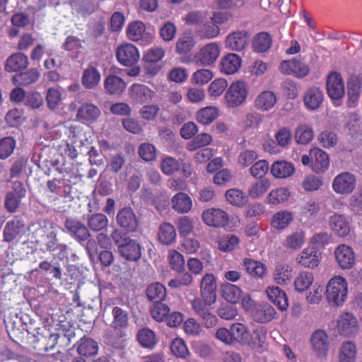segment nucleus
<instances>
[{
  "mask_svg": "<svg viewBox=\"0 0 362 362\" xmlns=\"http://www.w3.org/2000/svg\"><path fill=\"white\" fill-rule=\"evenodd\" d=\"M217 283L213 274H205L200 281V298H194L192 307L195 313L200 317L207 328L216 325L218 319L211 312V306L216 301Z\"/></svg>",
  "mask_w": 362,
  "mask_h": 362,
  "instance_id": "nucleus-1",
  "label": "nucleus"
},
{
  "mask_svg": "<svg viewBox=\"0 0 362 362\" xmlns=\"http://www.w3.org/2000/svg\"><path fill=\"white\" fill-rule=\"evenodd\" d=\"M347 283L341 276L332 278L327 285L326 296L329 304L339 306L346 299Z\"/></svg>",
  "mask_w": 362,
  "mask_h": 362,
  "instance_id": "nucleus-2",
  "label": "nucleus"
},
{
  "mask_svg": "<svg viewBox=\"0 0 362 362\" xmlns=\"http://www.w3.org/2000/svg\"><path fill=\"white\" fill-rule=\"evenodd\" d=\"M248 95V86L243 81L233 82L225 93V100L228 107H237L242 105Z\"/></svg>",
  "mask_w": 362,
  "mask_h": 362,
  "instance_id": "nucleus-3",
  "label": "nucleus"
},
{
  "mask_svg": "<svg viewBox=\"0 0 362 362\" xmlns=\"http://www.w3.org/2000/svg\"><path fill=\"white\" fill-rule=\"evenodd\" d=\"M220 54V48L216 42L204 45L194 54L192 62L198 66H209L214 64Z\"/></svg>",
  "mask_w": 362,
  "mask_h": 362,
  "instance_id": "nucleus-4",
  "label": "nucleus"
},
{
  "mask_svg": "<svg viewBox=\"0 0 362 362\" xmlns=\"http://www.w3.org/2000/svg\"><path fill=\"white\" fill-rule=\"evenodd\" d=\"M356 176L349 172H343L337 175L332 181V189L338 194H351L356 188Z\"/></svg>",
  "mask_w": 362,
  "mask_h": 362,
  "instance_id": "nucleus-5",
  "label": "nucleus"
},
{
  "mask_svg": "<svg viewBox=\"0 0 362 362\" xmlns=\"http://www.w3.org/2000/svg\"><path fill=\"white\" fill-rule=\"evenodd\" d=\"M116 58L121 65L129 67L138 62L140 55L136 46L130 43H124L117 47Z\"/></svg>",
  "mask_w": 362,
  "mask_h": 362,
  "instance_id": "nucleus-6",
  "label": "nucleus"
},
{
  "mask_svg": "<svg viewBox=\"0 0 362 362\" xmlns=\"http://www.w3.org/2000/svg\"><path fill=\"white\" fill-rule=\"evenodd\" d=\"M66 233L79 243L86 242L90 237L89 229L78 219L67 218L64 221Z\"/></svg>",
  "mask_w": 362,
  "mask_h": 362,
  "instance_id": "nucleus-7",
  "label": "nucleus"
},
{
  "mask_svg": "<svg viewBox=\"0 0 362 362\" xmlns=\"http://www.w3.org/2000/svg\"><path fill=\"white\" fill-rule=\"evenodd\" d=\"M326 88L327 95L333 100H339L344 96V83L340 73L331 71L327 75Z\"/></svg>",
  "mask_w": 362,
  "mask_h": 362,
  "instance_id": "nucleus-8",
  "label": "nucleus"
},
{
  "mask_svg": "<svg viewBox=\"0 0 362 362\" xmlns=\"http://www.w3.org/2000/svg\"><path fill=\"white\" fill-rule=\"evenodd\" d=\"M310 343L312 351L317 358L327 356L329 349V339L325 330H315L310 337Z\"/></svg>",
  "mask_w": 362,
  "mask_h": 362,
  "instance_id": "nucleus-9",
  "label": "nucleus"
},
{
  "mask_svg": "<svg viewBox=\"0 0 362 362\" xmlns=\"http://www.w3.org/2000/svg\"><path fill=\"white\" fill-rule=\"evenodd\" d=\"M202 218L207 226L216 228L225 227L229 222L228 214L218 208H210L204 210L202 212Z\"/></svg>",
  "mask_w": 362,
  "mask_h": 362,
  "instance_id": "nucleus-10",
  "label": "nucleus"
},
{
  "mask_svg": "<svg viewBox=\"0 0 362 362\" xmlns=\"http://www.w3.org/2000/svg\"><path fill=\"white\" fill-rule=\"evenodd\" d=\"M279 69L283 74H293L299 78H304L310 72L309 66L296 58L283 61L279 65Z\"/></svg>",
  "mask_w": 362,
  "mask_h": 362,
  "instance_id": "nucleus-11",
  "label": "nucleus"
},
{
  "mask_svg": "<svg viewBox=\"0 0 362 362\" xmlns=\"http://www.w3.org/2000/svg\"><path fill=\"white\" fill-rule=\"evenodd\" d=\"M249 39L248 32L246 30H236L226 36L225 46L230 50L240 52L246 48Z\"/></svg>",
  "mask_w": 362,
  "mask_h": 362,
  "instance_id": "nucleus-12",
  "label": "nucleus"
},
{
  "mask_svg": "<svg viewBox=\"0 0 362 362\" xmlns=\"http://www.w3.org/2000/svg\"><path fill=\"white\" fill-rule=\"evenodd\" d=\"M334 256L338 265L343 269H350L355 264V252L350 246L345 244L336 247Z\"/></svg>",
  "mask_w": 362,
  "mask_h": 362,
  "instance_id": "nucleus-13",
  "label": "nucleus"
},
{
  "mask_svg": "<svg viewBox=\"0 0 362 362\" xmlns=\"http://www.w3.org/2000/svg\"><path fill=\"white\" fill-rule=\"evenodd\" d=\"M154 94V92L144 84L134 83L129 90V98L134 104L141 105L149 103Z\"/></svg>",
  "mask_w": 362,
  "mask_h": 362,
  "instance_id": "nucleus-14",
  "label": "nucleus"
},
{
  "mask_svg": "<svg viewBox=\"0 0 362 362\" xmlns=\"http://www.w3.org/2000/svg\"><path fill=\"white\" fill-rule=\"evenodd\" d=\"M101 115L100 108L92 103H83L78 109L76 118L83 124H93Z\"/></svg>",
  "mask_w": 362,
  "mask_h": 362,
  "instance_id": "nucleus-15",
  "label": "nucleus"
},
{
  "mask_svg": "<svg viewBox=\"0 0 362 362\" xmlns=\"http://www.w3.org/2000/svg\"><path fill=\"white\" fill-rule=\"evenodd\" d=\"M117 223L127 231L134 232L138 227V219L133 209L130 207H124L117 215Z\"/></svg>",
  "mask_w": 362,
  "mask_h": 362,
  "instance_id": "nucleus-16",
  "label": "nucleus"
},
{
  "mask_svg": "<svg viewBox=\"0 0 362 362\" xmlns=\"http://www.w3.org/2000/svg\"><path fill=\"white\" fill-rule=\"evenodd\" d=\"M118 252L128 261H138L141 256V246L134 240H125L124 243L118 246Z\"/></svg>",
  "mask_w": 362,
  "mask_h": 362,
  "instance_id": "nucleus-17",
  "label": "nucleus"
},
{
  "mask_svg": "<svg viewBox=\"0 0 362 362\" xmlns=\"http://www.w3.org/2000/svg\"><path fill=\"white\" fill-rule=\"evenodd\" d=\"M310 154L313 157L312 169L316 173H322L329 167L328 154L318 148L310 149Z\"/></svg>",
  "mask_w": 362,
  "mask_h": 362,
  "instance_id": "nucleus-18",
  "label": "nucleus"
},
{
  "mask_svg": "<svg viewBox=\"0 0 362 362\" xmlns=\"http://www.w3.org/2000/svg\"><path fill=\"white\" fill-rule=\"evenodd\" d=\"M112 321L111 327L122 337V332L127 328L129 325V313L119 306H115L112 310Z\"/></svg>",
  "mask_w": 362,
  "mask_h": 362,
  "instance_id": "nucleus-19",
  "label": "nucleus"
},
{
  "mask_svg": "<svg viewBox=\"0 0 362 362\" xmlns=\"http://www.w3.org/2000/svg\"><path fill=\"white\" fill-rule=\"evenodd\" d=\"M329 227L333 233L339 237H346L351 230L347 218L341 214H334L329 218Z\"/></svg>",
  "mask_w": 362,
  "mask_h": 362,
  "instance_id": "nucleus-20",
  "label": "nucleus"
},
{
  "mask_svg": "<svg viewBox=\"0 0 362 362\" xmlns=\"http://www.w3.org/2000/svg\"><path fill=\"white\" fill-rule=\"evenodd\" d=\"M324 98L322 91L317 87L308 88L303 96L305 107L310 110H315L320 107Z\"/></svg>",
  "mask_w": 362,
  "mask_h": 362,
  "instance_id": "nucleus-21",
  "label": "nucleus"
},
{
  "mask_svg": "<svg viewBox=\"0 0 362 362\" xmlns=\"http://www.w3.org/2000/svg\"><path fill=\"white\" fill-rule=\"evenodd\" d=\"M276 100V95L273 91L264 90L256 97L254 105L257 110L266 112L274 107Z\"/></svg>",
  "mask_w": 362,
  "mask_h": 362,
  "instance_id": "nucleus-22",
  "label": "nucleus"
},
{
  "mask_svg": "<svg viewBox=\"0 0 362 362\" xmlns=\"http://www.w3.org/2000/svg\"><path fill=\"white\" fill-rule=\"evenodd\" d=\"M28 66L27 56L17 52L9 56L5 63V70L8 72H18L26 69Z\"/></svg>",
  "mask_w": 362,
  "mask_h": 362,
  "instance_id": "nucleus-23",
  "label": "nucleus"
},
{
  "mask_svg": "<svg viewBox=\"0 0 362 362\" xmlns=\"http://www.w3.org/2000/svg\"><path fill=\"white\" fill-rule=\"evenodd\" d=\"M320 255L314 247H306L297 258L298 262L304 267L313 269L318 266Z\"/></svg>",
  "mask_w": 362,
  "mask_h": 362,
  "instance_id": "nucleus-24",
  "label": "nucleus"
},
{
  "mask_svg": "<svg viewBox=\"0 0 362 362\" xmlns=\"http://www.w3.org/2000/svg\"><path fill=\"white\" fill-rule=\"evenodd\" d=\"M293 220V215L288 210H281L276 212L270 222L271 227L276 230H283L288 227Z\"/></svg>",
  "mask_w": 362,
  "mask_h": 362,
  "instance_id": "nucleus-25",
  "label": "nucleus"
},
{
  "mask_svg": "<svg viewBox=\"0 0 362 362\" xmlns=\"http://www.w3.org/2000/svg\"><path fill=\"white\" fill-rule=\"evenodd\" d=\"M241 63V58L238 54H228L221 59V71L227 75L233 74L240 69Z\"/></svg>",
  "mask_w": 362,
  "mask_h": 362,
  "instance_id": "nucleus-26",
  "label": "nucleus"
},
{
  "mask_svg": "<svg viewBox=\"0 0 362 362\" xmlns=\"http://www.w3.org/2000/svg\"><path fill=\"white\" fill-rule=\"evenodd\" d=\"M196 45L194 37L191 31L184 32L175 44V52L180 55L190 52Z\"/></svg>",
  "mask_w": 362,
  "mask_h": 362,
  "instance_id": "nucleus-27",
  "label": "nucleus"
},
{
  "mask_svg": "<svg viewBox=\"0 0 362 362\" xmlns=\"http://www.w3.org/2000/svg\"><path fill=\"white\" fill-rule=\"evenodd\" d=\"M127 86L124 81L115 75H108L104 81V88L109 95H120Z\"/></svg>",
  "mask_w": 362,
  "mask_h": 362,
  "instance_id": "nucleus-28",
  "label": "nucleus"
},
{
  "mask_svg": "<svg viewBox=\"0 0 362 362\" xmlns=\"http://www.w3.org/2000/svg\"><path fill=\"white\" fill-rule=\"evenodd\" d=\"M294 165L286 160L275 161L271 167V173L274 177L285 179L291 177L295 173Z\"/></svg>",
  "mask_w": 362,
  "mask_h": 362,
  "instance_id": "nucleus-29",
  "label": "nucleus"
},
{
  "mask_svg": "<svg viewBox=\"0 0 362 362\" xmlns=\"http://www.w3.org/2000/svg\"><path fill=\"white\" fill-rule=\"evenodd\" d=\"M269 299L281 310H286L288 307V298L286 293L280 288L269 287L267 290Z\"/></svg>",
  "mask_w": 362,
  "mask_h": 362,
  "instance_id": "nucleus-30",
  "label": "nucleus"
},
{
  "mask_svg": "<svg viewBox=\"0 0 362 362\" xmlns=\"http://www.w3.org/2000/svg\"><path fill=\"white\" fill-rule=\"evenodd\" d=\"M177 234L175 227L170 223H162L158 229V238L160 244L170 245L176 240Z\"/></svg>",
  "mask_w": 362,
  "mask_h": 362,
  "instance_id": "nucleus-31",
  "label": "nucleus"
},
{
  "mask_svg": "<svg viewBox=\"0 0 362 362\" xmlns=\"http://www.w3.org/2000/svg\"><path fill=\"white\" fill-rule=\"evenodd\" d=\"M243 265L247 273L253 278L262 279L267 274V267L261 262L245 258Z\"/></svg>",
  "mask_w": 362,
  "mask_h": 362,
  "instance_id": "nucleus-32",
  "label": "nucleus"
},
{
  "mask_svg": "<svg viewBox=\"0 0 362 362\" xmlns=\"http://www.w3.org/2000/svg\"><path fill=\"white\" fill-rule=\"evenodd\" d=\"M100 81V74L98 69L93 66H89L84 69L81 78V83L86 89L95 88Z\"/></svg>",
  "mask_w": 362,
  "mask_h": 362,
  "instance_id": "nucleus-33",
  "label": "nucleus"
},
{
  "mask_svg": "<svg viewBox=\"0 0 362 362\" xmlns=\"http://www.w3.org/2000/svg\"><path fill=\"white\" fill-rule=\"evenodd\" d=\"M146 295L150 301L155 303L163 301L166 298L167 291L162 284L155 282L147 286Z\"/></svg>",
  "mask_w": 362,
  "mask_h": 362,
  "instance_id": "nucleus-34",
  "label": "nucleus"
},
{
  "mask_svg": "<svg viewBox=\"0 0 362 362\" xmlns=\"http://www.w3.org/2000/svg\"><path fill=\"white\" fill-rule=\"evenodd\" d=\"M24 228V223L18 219L7 222L4 229V239L6 242H12L17 238Z\"/></svg>",
  "mask_w": 362,
  "mask_h": 362,
  "instance_id": "nucleus-35",
  "label": "nucleus"
},
{
  "mask_svg": "<svg viewBox=\"0 0 362 362\" xmlns=\"http://www.w3.org/2000/svg\"><path fill=\"white\" fill-rule=\"evenodd\" d=\"M98 343L90 339L83 337L78 342L77 353L83 357H90L98 354Z\"/></svg>",
  "mask_w": 362,
  "mask_h": 362,
  "instance_id": "nucleus-36",
  "label": "nucleus"
},
{
  "mask_svg": "<svg viewBox=\"0 0 362 362\" xmlns=\"http://www.w3.org/2000/svg\"><path fill=\"white\" fill-rule=\"evenodd\" d=\"M136 339L139 344L146 349L152 350L157 344L156 334L148 328H142L136 334Z\"/></svg>",
  "mask_w": 362,
  "mask_h": 362,
  "instance_id": "nucleus-37",
  "label": "nucleus"
},
{
  "mask_svg": "<svg viewBox=\"0 0 362 362\" xmlns=\"http://www.w3.org/2000/svg\"><path fill=\"white\" fill-rule=\"evenodd\" d=\"M276 315L275 309L268 303L259 305L253 314L254 319L261 323L271 321Z\"/></svg>",
  "mask_w": 362,
  "mask_h": 362,
  "instance_id": "nucleus-38",
  "label": "nucleus"
},
{
  "mask_svg": "<svg viewBox=\"0 0 362 362\" xmlns=\"http://www.w3.org/2000/svg\"><path fill=\"white\" fill-rule=\"evenodd\" d=\"M338 328L344 335L352 334L357 325L356 318L351 313H343L337 322Z\"/></svg>",
  "mask_w": 362,
  "mask_h": 362,
  "instance_id": "nucleus-39",
  "label": "nucleus"
},
{
  "mask_svg": "<svg viewBox=\"0 0 362 362\" xmlns=\"http://www.w3.org/2000/svg\"><path fill=\"white\" fill-rule=\"evenodd\" d=\"M62 173V177L61 179L64 182L67 192L71 194L72 186L81 181V175L79 173L78 168L74 165H72L69 170L66 169Z\"/></svg>",
  "mask_w": 362,
  "mask_h": 362,
  "instance_id": "nucleus-40",
  "label": "nucleus"
},
{
  "mask_svg": "<svg viewBox=\"0 0 362 362\" xmlns=\"http://www.w3.org/2000/svg\"><path fill=\"white\" fill-rule=\"evenodd\" d=\"M242 291L236 285L225 283L221 285V296L228 303L235 304L239 302Z\"/></svg>",
  "mask_w": 362,
  "mask_h": 362,
  "instance_id": "nucleus-41",
  "label": "nucleus"
},
{
  "mask_svg": "<svg viewBox=\"0 0 362 362\" xmlns=\"http://www.w3.org/2000/svg\"><path fill=\"white\" fill-rule=\"evenodd\" d=\"M172 206L177 212L187 213L190 211L192 204L190 197L185 193L179 192L172 198Z\"/></svg>",
  "mask_w": 362,
  "mask_h": 362,
  "instance_id": "nucleus-42",
  "label": "nucleus"
},
{
  "mask_svg": "<svg viewBox=\"0 0 362 362\" xmlns=\"http://www.w3.org/2000/svg\"><path fill=\"white\" fill-rule=\"evenodd\" d=\"M356 353V347L353 342H344L339 349V362H355Z\"/></svg>",
  "mask_w": 362,
  "mask_h": 362,
  "instance_id": "nucleus-43",
  "label": "nucleus"
},
{
  "mask_svg": "<svg viewBox=\"0 0 362 362\" xmlns=\"http://www.w3.org/2000/svg\"><path fill=\"white\" fill-rule=\"evenodd\" d=\"M226 200L233 206L243 207L248 202L247 196L240 189H230L225 194Z\"/></svg>",
  "mask_w": 362,
  "mask_h": 362,
  "instance_id": "nucleus-44",
  "label": "nucleus"
},
{
  "mask_svg": "<svg viewBox=\"0 0 362 362\" xmlns=\"http://www.w3.org/2000/svg\"><path fill=\"white\" fill-rule=\"evenodd\" d=\"M218 109L214 106H207L200 109L196 115L197 121L202 124L213 122L218 116Z\"/></svg>",
  "mask_w": 362,
  "mask_h": 362,
  "instance_id": "nucleus-45",
  "label": "nucleus"
},
{
  "mask_svg": "<svg viewBox=\"0 0 362 362\" xmlns=\"http://www.w3.org/2000/svg\"><path fill=\"white\" fill-rule=\"evenodd\" d=\"M218 249L224 252H230L235 250L239 243L240 239L233 234H228L221 236L217 240Z\"/></svg>",
  "mask_w": 362,
  "mask_h": 362,
  "instance_id": "nucleus-46",
  "label": "nucleus"
},
{
  "mask_svg": "<svg viewBox=\"0 0 362 362\" xmlns=\"http://www.w3.org/2000/svg\"><path fill=\"white\" fill-rule=\"evenodd\" d=\"M40 76L39 71L35 69H30L25 72L16 74L13 77V82L21 86H28L36 82Z\"/></svg>",
  "mask_w": 362,
  "mask_h": 362,
  "instance_id": "nucleus-47",
  "label": "nucleus"
},
{
  "mask_svg": "<svg viewBox=\"0 0 362 362\" xmlns=\"http://www.w3.org/2000/svg\"><path fill=\"white\" fill-rule=\"evenodd\" d=\"M305 241V233L302 229H297L288 235L285 240V246L293 250L300 248Z\"/></svg>",
  "mask_w": 362,
  "mask_h": 362,
  "instance_id": "nucleus-48",
  "label": "nucleus"
},
{
  "mask_svg": "<svg viewBox=\"0 0 362 362\" xmlns=\"http://www.w3.org/2000/svg\"><path fill=\"white\" fill-rule=\"evenodd\" d=\"M197 34L202 39H213L219 35L220 28L213 21H208L197 30Z\"/></svg>",
  "mask_w": 362,
  "mask_h": 362,
  "instance_id": "nucleus-49",
  "label": "nucleus"
},
{
  "mask_svg": "<svg viewBox=\"0 0 362 362\" xmlns=\"http://www.w3.org/2000/svg\"><path fill=\"white\" fill-rule=\"evenodd\" d=\"M146 32V25L141 21H134L130 23L127 28L126 34L129 40L137 42L141 40Z\"/></svg>",
  "mask_w": 362,
  "mask_h": 362,
  "instance_id": "nucleus-50",
  "label": "nucleus"
},
{
  "mask_svg": "<svg viewBox=\"0 0 362 362\" xmlns=\"http://www.w3.org/2000/svg\"><path fill=\"white\" fill-rule=\"evenodd\" d=\"M233 342H238L240 344L248 343L249 332L246 326L242 323H233L230 327Z\"/></svg>",
  "mask_w": 362,
  "mask_h": 362,
  "instance_id": "nucleus-51",
  "label": "nucleus"
},
{
  "mask_svg": "<svg viewBox=\"0 0 362 362\" xmlns=\"http://www.w3.org/2000/svg\"><path fill=\"white\" fill-rule=\"evenodd\" d=\"M272 39L271 35L265 32L257 34L254 38L253 49L258 53L267 51L272 45Z\"/></svg>",
  "mask_w": 362,
  "mask_h": 362,
  "instance_id": "nucleus-52",
  "label": "nucleus"
},
{
  "mask_svg": "<svg viewBox=\"0 0 362 362\" xmlns=\"http://www.w3.org/2000/svg\"><path fill=\"white\" fill-rule=\"evenodd\" d=\"M292 269L286 264H278L274 272V281L278 284H286L292 278Z\"/></svg>",
  "mask_w": 362,
  "mask_h": 362,
  "instance_id": "nucleus-53",
  "label": "nucleus"
},
{
  "mask_svg": "<svg viewBox=\"0 0 362 362\" xmlns=\"http://www.w3.org/2000/svg\"><path fill=\"white\" fill-rule=\"evenodd\" d=\"M168 260L170 268L173 271L177 273H181L185 270L184 257L178 251L175 250H169Z\"/></svg>",
  "mask_w": 362,
  "mask_h": 362,
  "instance_id": "nucleus-54",
  "label": "nucleus"
},
{
  "mask_svg": "<svg viewBox=\"0 0 362 362\" xmlns=\"http://www.w3.org/2000/svg\"><path fill=\"white\" fill-rule=\"evenodd\" d=\"M108 219L103 214H93L90 215L87 221L88 228L93 231H100L106 228Z\"/></svg>",
  "mask_w": 362,
  "mask_h": 362,
  "instance_id": "nucleus-55",
  "label": "nucleus"
},
{
  "mask_svg": "<svg viewBox=\"0 0 362 362\" xmlns=\"http://www.w3.org/2000/svg\"><path fill=\"white\" fill-rule=\"evenodd\" d=\"M269 187L270 182L267 179H261L252 184L247 192L251 198L258 199L266 193Z\"/></svg>",
  "mask_w": 362,
  "mask_h": 362,
  "instance_id": "nucleus-56",
  "label": "nucleus"
},
{
  "mask_svg": "<svg viewBox=\"0 0 362 362\" xmlns=\"http://www.w3.org/2000/svg\"><path fill=\"white\" fill-rule=\"evenodd\" d=\"M267 330L264 327H259L254 329L248 336V343L252 348H260L265 342Z\"/></svg>",
  "mask_w": 362,
  "mask_h": 362,
  "instance_id": "nucleus-57",
  "label": "nucleus"
},
{
  "mask_svg": "<svg viewBox=\"0 0 362 362\" xmlns=\"http://www.w3.org/2000/svg\"><path fill=\"white\" fill-rule=\"evenodd\" d=\"M170 351L175 356L182 359L187 358L190 354L185 341L180 337H177L171 341Z\"/></svg>",
  "mask_w": 362,
  "mask_h": 362,
  "instance_id": "nucleus-58",
  "label": "nucleus"
},
{
  "mask_svg": "<svg viewBox=\"0 0 362 362\" xmlns=\"http://www.w3.org/2000/svg\"><path fill=\"white\" fill-rule=\"evenodd\" d=\"M313 131L307 124L299 125L295 132V139L298 144L305 145L310 142L313 138Z\"/></svg>",
  "mask_w": 362,
  "mask_h": 362,
  "instance_id": "nucleus-59",
  "label": "nucleus"
},
{
  "mask_svg": "<svg viewBox=\"0 0 362 362\" xmlns=\"http://www.w3.org/2000/svg\"><path fill=\"white\" fill-rule=\"evenodd\" d=\"M68 142L75 144L77 147L83 146L85 144V134L80 126L71 125L68 128Z\"/></svg>",
  "mask_w": 362,
  "mask_h": 362,
  "instance_id": "nucleus-60",
  "label": "nucleus"
},
{
  "mask_svg": "<svg viewBox=\"0 0 362 362\" xmlns=\"http://www.w3.org/2000/svg\"><path fill=\"white\" fill-rule=\"evenodd\" d=\"M180 168V159H176L171 156L164 157L160 163V169L163 174L171 175L177 172Z\"/></svg>",
  "mask_w": 362,
  "mask_h": 362,
  "instance_id": "nucleus-61",
  "label": "nucleus"
},
{
  "mask_svg": "<svg viewBox=\"0 0 362 362\" xmlns=\"http://www.w3.org/2000/svg\"><path fill=\"white\" fill-rule=\"evenodd\" d=\"M313 280L314 278L312 273L307 272L300 273L294 281L296 290L298 292L306 291L313 284Z\"/></svg>",
  "mask_w": 362,
  "mask_h": 362,
  "instance_id": "nucleus-62",
  "label": "nucleus"
},
{
  "mask_svg": "<svg viewBox=\"0 0 362 362\" xmlns=\"http://www.w3.org/2000/svg\"><path fill=\"white\" fill-rule=\"evenodd\" d=\"M291 192L286 187H279L272 190L267 197V200L269 204H279L288 200L290 197Z\"/></svg>",
  "mask_w": 362,
  "mask_h": 362,
  "instance_id": "nucleus-63",
  "label": "nucleus"
},
{
  "mask_svg": "<svg viewBox=\"0 0 362 362\" xmlns=\"http://www.w3.org/2000/svg\"><path fill=\"white\" fill-rule=\"evenodd\" d=\"M151 315L156 322H163L170 313V308L162 302L155 303L150 310Z\"/></svg>",
  "mask_w": 362,
  "mask_h": 362,
  "instance_id": "nucleus-64",
  "label": "nucleus"
}]
</instances>
